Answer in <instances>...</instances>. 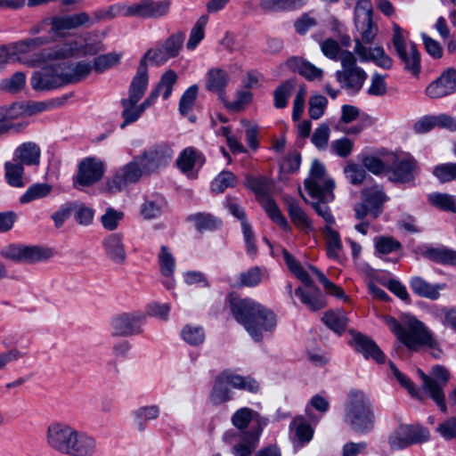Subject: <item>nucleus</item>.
Listing matches in <instances>:
<instances>
[{"mask_svg": "<svg viewBox=\"0 0 456 456\" xmlns=\"http://www.w3.org/2000/svg\"><path fill=\"white\" fill-rule=\"evenodd\" d=\"M351 334L350 345L355 351L361 353L366 359L371 358L378 363L384 362L385 354L373 339L360 332L351 331Z\"/></svg>", "mask_w": 456, "mask_h": 456, "instance_id": "24", "label": "nucleus"}, {"mask_svg": "<svg viewBox=\"0 0 456 456\" xmlns=\"http://www.w3.org/2000/svg\"><path fill=\"white\" fill-rule=\"evenodd\" d=\"M183 339L191 346H198L203 343L205 333L201 327L186 325L181 332Z\"/></svg>", "mask_w": 456, "mask_h": 456, "instance_id": "55", "label": "nucleus"}, {"mask_svg": "<svg viewBox=\"0 0 456 456\" xmlns=\"http://www.w3.org/2000/svg\"><path fill=\"white\" fill-rule=\"evenodd\" d=\"M322 322L334 332L341 334L346 328L347 317L341 310L325 313L322 318Z\"/></svg>", "mask_w": 456, "mask_h": 456, "instance_id": "41", "label": "nucleus"}, {"mask_svg": "<svg viewBox=\"0 0 456 456\" xmlns=\"http://www.w3.org/2000/svg\"><path fill=\"white\" fill-rule=\"evenodd\" d=\"M145 314L141 312L124 313L112 319V335L131 337L142 333Z\"/></svg>", "mask_w": 456, "mask_h": 456, "instance_id": "18", "label": "nucleus"}, {"mask_svg": "<svg viewBox=\"0 0 456 456\" xmlns=\"http://www.w3.org/2000/svg\"><path fill=\"white\" fill-rule=\"evenodd\" d=\"M362 163L364 169L373 175H379L385 171L387 172V166L389 163H385L379 158L373 155H366L362 159Z\"/></svg>", "mask_w": 456, "mask_h": 456, "instance_id": "63", "label": "nucleus"}, {"mask_svg": "<svg viewBox=\"0 0 456 456\" xmlns=\"http://www.w3.org/2000/svg\"><path fill=\"white\" fill-rule=\"evenodd\" d=\"M122 106L121 117L123 118V123L121 127L124 128L127 125L135 122L141 115L145 111V109L142 108V103L138 104L137 102L123 98L120 102Z\"/></svg>", "mask_w": 456, "mask_h": 456, "instance_id": "37", "label": "nucleus"}, {"mask_svg": "<svg viewBox=\"0 0 456 456\" xmlns=\"http://www.w3.org/2000/svg\"><path fill=\"white\" fill-rule=\"evenodd\" d=\"M305 0H260L259 5L265 12L290 10L302 6Z\"/></svg>", "mask_w": 456, "mask_h": 456, "instance_id": "48", "label": "nucleus"}, {"mask_svg": "<svg viewBox=\"0 0 456 456\" xmlns=\"http://www.w3.org/2000/svg\"><path fill=\"white\" fill-rule=\"evenodd\" d=\"M198 90V86L192 85L183 94L179 102V111L183 116L191 112L197 99Z\"/></svg>", "mask_w": 456, "mask_h": 456, "instance_id": "56", "label": "nucleus"}, {"mask_svg": "<svg viewBox=\"0 0 456 456\" xmlns=\"http://www.w3.org/2000/svg\"><path fill=\"white\" fill-rule=\"evenodd\" d=\"M356 56L354 53L344 51L340 56L342 69L335 73L340 86L352 94L358 93L368 77L364 69L357 65Z\"/></svg>", "mask_w": 456, "mask_h": 456, "instance_id": "10", "label": "nucleus"}, {"mask_svg": "<svg viewBox=\"0 0 456 456\" xmlns=\"http://www.w3.org/2000/svg\"><path fill=\"white\" fill-rule=\"evenodd\" d=\"M245 185L257 197H265L271 188V181L264 175H247Z\"/></svg>", "mask_w": 456, "mask_h": 456, "instance_id": "43", "label": "nucleus"}, {"mask_svg": "<svg viewBox=\"0 0 456 456\" xmlns=\"http://www.w3.org/2000/svg\"><path fill=\"white\" fill-rule=\"evenodd\" d=\"M334 182L326 175L325 167L319 160L312 162L309 175L305 180V187L309 195L317 199V202L312 204L316 213L326 222V225L331 226L335 224V218L327 206V203L333 200Z\"/></svg>", "mask_w": 456, "mask_h": 456, "instance_id": "5", "label": "nucleus"}, {"mask_svg": "<svg viewBox=\"0 0 456 456\" xmlns=\"http://www.w3.org/2000/svg\"><path fill=\"white\" fill-rule=\"evenodd\" d=\"M145 175L136 157L118 168L114 175L108 179L106 190L110 193L119 192L129 184L135 183Z\"/></svg>", "mask_w": 456, "mask_h": 456, "instance_id": "16", "label": "nucleus"}, {"mask_svg": "<svg viewBox=\"0 0 456 456\" xmlns=\"http://www.w3.org/2000/svg\"><path fill=\"white\" fill-rule=\"evenodd\" d=\"M120 59L121 54L116 53L99 55L94 61V69L96 72L102 73L119 63Z\"/></svg>", "mask_w": 456, "mask_h": 456, "instance_id": "53", "label": "nucleus"}, {"mask_svg": "<svg viewBox=\"0 0 456 456\" xmlns=\"http://www.w3.org/2000/svg\"><path fill=\"white\" fill-rule=\"evenodd\" d=\"M308 269L313 274L317 276L319 281L323 285L327 292L335 296L338 298L346 297L344 290L340 287L337 286L335 283L330 281L329 279H327L323 273L321 272L318 268H316L314 265H309Z\"/></svg>", "mask_w": 456, "mask_h": 456, "instance_id": "52", "label": "nucleus"}, {"mask_svg": "<svg viewBox=\"0 0 456 456\" xmlns=\"http://www.w3.org/2000/svg\"><path fill=\"white\" fill-rule=\"evenodd\" d=\"M184 39L185 34L183 32H176L168 37L162 44V46L166 49V52L169 53V56L175 58L183 48Z\"/></svg>", "mask_w": 456, "mask_h": 456, "instance_id": "57", "label": "nucleus"}, {"mask_svg": "<svg viewBox=\"0 0 456 456\" xmlns=\"http://www.w3.org/2000/svg\"><path fill=\"white\" fill-rule=\"evenodd\" d=\"M410 286L416 295L431 300L438 299L440 290L445 288V284H431L419 276L412 277L410 281Z\"/></svg>", "mask_w": 456, "mask_h": 456, "instance_id": "32", "label": "nucleus"}, {"mask_svg": "<svg viewBox=\"0 0 456 456\" xmlns=\"http://www.w3.org/2000/svg\"><path fill=\"white\" fill-rule=\"evenodd\" d=\"M92 22L91 16L86 12L63 16H53L51 18L50 32L55 36L63 37L65 31L77 29L81 27L90 28L92 27Z\"/></svg>", "mask_w": 456, "mask_h": 456, "instance_id": "20", "label": "nucleus"}, {"mask_svg": "<svg viewBox=\"0 0 456 456\" xmlns=\"http://www.w3.org/2000/svg\"><path fill=\"white\" fill-rule=\"evenodd\" d=\"M236 184V176L229 171L221 172L211 183V190L216 193H222L228 187Z\"/></svg>", "mask_w": 456, "mask_h": 456, "instance_id": "54", "label": "nucleus"}, {"mask_svg": "<svg viewBox=\"0 0 456 456\" xmlns=\"http://www.w3.org/2000/svg\"><path fill=\"white\" fill-rule=\"evenodd\" d=\"M404 30L396 23L393 25L392 42L394 48L404 65V69L417 75L420 69V54L416 45L407 42Z\"/></svg>", "mask_w": 456, "mask_h": 456, "instance_id": "11", "label": "nucleus"}, {"mask_svg": "<svg viewBox=\"0 0 456 456\" xmlns=\"http://www.w3.org/2000/svg\"><path fill=\"white\" fill-rule=\"evenodd\" d=\"M322 232L325 235L328 256L330 258H337L338 256V252L342 248V243L338 232L330 225H325Z\"/></svg>", "mask_w": 456, "mask_h": 456, "instance_id": "46", "label": "nucleus"}, {"mask_svg": "<svg viewBox=\"0 0 456 456\" xmlns=\"http://www.w3.org/2000/svg\"><path fill=\"white\" fill-rule=\"evenodd\" d=\"M423 256L437 264L456 265V251L445 247L429 248Z\"/></svg>", "mask_w": 456, "mask_h": 456, "instance_id": "36", "label": "nucleus"}, {"mask_svg": "<svg viewBox=\"0 0 456 456\" xmlns=\"http://www.w3.org/2000/svg\"><path fill=\"white\" fill-rule=\"evenodd\" d=\"M160 408L157 404L145 405L133 412L134 424L140 432L146 429V421L155 420L159 417Z\"/></svg>", "mask_w": 456, "mask_h": 456, "instance_id": "35", "label": "nucleus"}, {"mask_svg": "<svg viewBox=\"0 0 456 456\" xmlns=\"http://www.w3.org/2000/svg\"><path fill=\"white\" fill-rule=\"evenodd\" d=\"M0 122L6 119H18L28 114V103L26 102H16L10 106H0Z\"/></svg>", "mask_w": 456, "mask_h": 456, "instance_id": "44", "label": "nucleus"}, {"mask_svg": "<svg viewBox=\"0 0 456 456\" xmlns=\"http://www.w3.org/2000/svg\"><path fill=\"white\" fill-rule=\"evenodd\" d=\"M230 309L255 341H261L264 332H272L276 327L274 313L251 298L232 297Z\"/></svg>", "mask_w": 456, "mask_h": 456, "instance_id": "2", "label": "nucleus"}, {"mask_svg": "<svg viewBox=\"0 0 456 456\" xmlns=\"http://www.w3.org/2000/svg\"><path fill=\"white\" fill-rule=\"evenodd\" d=\"M383 322L396 336L397 339L409 350L418 351L423 346L436 349L435 357H439L441 351L437 349V341L426 325L414 316L406 317L402 323L390 315H384Z\"/></svg>", "mask_w": 456, "mask_h": 456, "instance_id": "4", "label": "nucleus"}, {"mask_svg": "<svg viewBox=\"0 0 456 456\" xmlns=\"http://www.w3.org/2000/svg\"><path fill=\"white\" fill-rule=\"evenodd\" d=\"M159 263L163 276L167 278L173 276L175 268V259L167 247L164 245L160 248Z\"/></svg>", "mask_w": 456, "mask_h": 456, "instance_id": "50", "label": "nucleus"}, {"mask_svg": "<svg viewBox=\"0 0 456 456\" xmlns=\"http://www.w3.org/2000/svg\"><path fill=\"white\" fill-rule=\"evenodd\" d=\"M328 104V100L325 96L316 94L309 99L308 113L311 118L319 119L325 111Z\"/></svg>", "mask_w": 456, "mask_h": 456, "instance_id": "61", "label": "nucleus"}, {"mask_svg": "<svg viewBox=\"0 0 456 456\" xmlns=\"http://www.w3.org/2000/svg\"><path fill=\"white\" fill-rule=\"evenodd\" d=\"M289 215L297 227L303 230H311L312 224L306 214L299 207L298 203L295 200H291L288 206Z\"/></svg>", "mask_w": 456, "mask_h": 456, "instance_id": "49", "label": "nucleus"}, {"mask_svg": "<svg viewBox=\"0 0 456 456\" xmlns=\"http://www.w3.org/2000/svg\"><path fill=\"white\" fill-rule=\"evenodd\" d=\"M434 175L442 183L456 179V163H444L436 166L433 170Z\"/></svg>", "mask_w": 456, "mask_h": 456, "instance_id": "64", "label": "nucleus"}, {"mask_svg": "<svg viewBox=\"0 0 456 456\" xmlns=\"http://www.w3.org/2000/svg\"><path fill=\"white\" fill-rule=\"evenodd\" d=\"M149 83L147 65L139 64L136 74L133 77L129 89H128V97L126 99L139 102L142 97L144 95Z\"/></svg>", "mask_w": 456, "mask_h": 456, "instance_id": "31", "label": "nucleus"}, {"mask_svg": "<svg viewBox=\"0 0 456 456\" xmlns=\"http://www.w3.org/2000/svg\"><path fill=\"white\" fill-rule=\"evenodd\" d=\"M282 255L289 269L310 289V291H305L301 287H298L295 290V294L300 297L301 302L311 311L322 309L326 305L325 298L320 289L314 285L309 273L301 266L287 249H282Z\"/></svg>", "mask_w": 456, "mask_h": 456, "instance_id": "8", "label": "nucleus"}, {"mask_svg": "<svg viewBox=\"0 0 456 456\" xmlns=\"http://www.w3.org/2000/svg\"><path fill=\"white\" fill-rule=\"evenodd\" d=\"M188 219L194 223L196 229L200 232L214 231L221 225V222L210 214L197 213L191 215Z\"/></svg>", "mask_w": 456, "mask_h": 456, "instance_id": "42", "label": "nucleus"}, {"mask_svg": "<svg viewBox=\"0 0 456 456\" xmlns=\"http://www.w3.org/2000/svg\"><path fill=\"white\" fill-rule=\"evenodd\" d=\"M290 428L294 431V436L301 446L313 438L314 429L303 417L295 418L290 424Z\"/></svg>", "mask_w": 456, "mask_h": 456, "instance_id": "40", "label": "nucleus"}, {"mask_svg": "<svg viewBox=\"0 0 456 456\" xmlns=\"http://www.w3.org/2000/svg\"><path fill=\"white\" fill-rule=\"evenodd\" d=\"M230 387L250 393H256L259 390L258 382L255 379L249 376H240L230 370H225L215 379L208 396L210 403L219 406L232 400L233 393Z\"/></svg>", "mask_w": 456, "mask_h": 456, "instance_id": "7", "label": "nucleus"}, {"mask_svg": "<svg viewBox=\"0 0 456 456\" xmlns=\"http://www.w3.org/2000/svg\"><path fill=\"white\" fill-rule=\"evenodd\" d=\"M206 88L208 91L222 94L229 82V75L219 68L210 69L206 75Z\"/></svg>", "mask_w": 456, "mask_h": 456, "instance_id": "33", "label": "nucleus"}, {"mask_svg": "<svg viewBox=\"0 0 456 456\" xmlns=\"http://www.w3.org/2000/svg\"><path fill=\"white\" fill-rule=\"evenodd\" d=\"M118 16L130 17L129 4H117L106 9L96 10L93 12L92 26L102 20H112Z\"/></svg>", "mask_w": 456, "mask_h": 456, "instance_id": "34", "label": "nucleus"}, {"mask_svg": "<svg viewBox=\"0 0 456 456\" xmlns=\"http://www.w3.org/2000/svg\"><path fill=\"white\" fill-rule=\"evenodd\" d=\"M345 423L355 433L364 435L374 428L375 415L370 398L362 391H352L345 405Z\"/></svg>", "mask_w": 456, "mask_h": 456, "instance_id": "6", "label": "nucleus"}, {"mask_svg": "<svg viewBox=\"0 0 456 456\" xmlns=\"http://www.w3.org/2000/svg\"><path fill=\"white\" fill-rule=\"evenodd\" d=\"M5 178L7 183L12 187L24 186L22 175L24 173V166L20 162H6L4 165Z\"/></svg>", "mask_w": 456, "mask_h": 456, "instance_id": "45", "label": "nucleus"}, {"mask_svg": "<svg viewBox=\"0 0 456 456\" xmlns=\"http://www.w3.org/2000/svg\"><path fill=\"white\" fill-rule=\"evenodd\" d=\"M0 256L15 263L25 262L28 259V246L11 243L0 249Z\"/></svg>", "mask_w": 456, "mask_h": 456, "instance_id": "39", "label": "nucleus"}, {"mask_svg": "<svg viewBox=\"0 0 456 456\" xmlns=\"http://www.w3.org/2000/svg\"><path fill=\"white\" fill-rule=\"evenodd\" d=\"M177 81L176 73L172 70H167L160 77L159 82L157 85V87L162 92V96L165 100H167L172 94L173 86Z\"/></svg>", "mask_w": 456, "mask_h": 456, "instance_id": "62", "label": "nucleus"}, {"mask_svg": "<svg viewBox=\"0 0 456 456\" xmlns=\"http://www.w3.org/2000/svg\"><path fill=\"white\" fill-rule=\"evenodd\" d=\"M428 428L419 425H399L389 436L388 443L393 450H402L411 444H421L429 439Z\"/></svg>", "mask_w": 456, "mask_h": 456, "instance_id": "14", "label": "nucleus"}, {"mask_svg": "<svg viewBox=\"0 0 456 456\" xmlns=\"http://www.w3.org/2000/svg\"><path fill=\"white\" fill-rule=\"evenodd\" d=\"M170 4L168 0H140L129 4L130 17L158 19L168 13Z\"/></svg>", "mask_w": 456, "mask_h": 456, "instance_id": "21", "label": "nucleus"}, {"mask_svg": "<svg viewBox=\"0 0 456 456\" xmlns=\"http://www.w3.org/2000/svg\"><path fill=\"white\" fill-rule=\"evenodd\" d=\"M262 281V270L258 266H254L240 274V287H255Z\"/></svg>", "mask_w": 456, "mask_h": 456, "instance_id": "60", "label": "nucleus"}, {"mask_svg": "<svg viewBox=\"0 0 456 456\" xmlns=\"http://www.w3.org/2000/svg\"><path fill=\"white\" fill-rule=\"evenodd\" d=\"M135 157L145 175H151L167 167L174 157V150L170 144L161 142L145 149Z\"/></svg>", "mask_w": 456, "mask_h": 456, "instance_id": "12", "label": "nucleus"}, {"mask_svg": "<svg viewBox=\"0 0 456 456\" xmlns=\"http://www.w3.org/2000/svg\"><path fill=\"white\" fill-rule=\"evenodd\" d=\"M76 430L66 422H53L46 430V444L55 452L68 456Z\"/></svg>", "mask_w": 456, "mask_h": 456, "instance_id": "15", "label": "nucleus"}, {"mask_svg": "<svg viewBox=\"0 0 456 456\" xmlns=\"http://www.w3.org/2000/svg\"><path fill=\"white\" fill-rule=\"evenodd\" d=\"M256 416L257 413L248 407H242L232 414V423L241 432L240 442L232 447L235 456H250L256 448L262 428L257 427L250 431H244Z\"/></svg>", "mask_w": 456, "mask_h": 456, "instance_id": "9", "label": "nucleus"}, {"mask_svg": "<svg viewBox=\"0 0 456 456\" xmlns=\"http://www.w3.org/2000/svg\"><path fill=\"white\" fill-rule=\"evenodd\" d=\"M428 201L441 210L456 213V198L452 195L434 192L428 195Z\"/></svg>", "mask_w": 456, "mask_h": 456, "instance_id": "47", "label": "nucleus"}, {"mask_svg": "<svg viewBox=\"0 0 456 456\" xmlns=\"http://www.w3.org/2000/svg\"><path fill=\"white\" fill-rule=\"evenodd\" d=\"M362 195L370 207V215L373 218H377L381 214L384 203L389 200L383 186L379 184L365 188Z\"/></svg>", "mask_w": 456, "mask_h": 456, "instance_id": "26", "label": "nucleus"}, {"mask_svg": "<svg viewBox=\"0 0 456 456\" xmlns=\"http://www.w3.org/2000/svg\"><path fill=\"white\" fill-rule=\"evenodd\" d=\"M102 50L103 46L100 42L81 45L77 41L73 40L47 50L44 53V58L46 60L61 61L77 56L79 53H82V55H94Z\"/></svg>", "mask_w": 456, "mask_h": 456, "instance_id": "17", "label": "nucleus"}, {"mask_svg": "<svg viewBox=\"0 0 456 456\" xmlns=\"http://www.w3.org/2000/svg\"><path fill=\"white\" fill-rule=\"evenodd\" d=\"M97 452L96 438L87 432L77 428L68 456H95Z\"/></svg>", "mask_w": 456, "mask_h": 456, "instance_id": "25", "label": "nucleus"}, {"mask_svg": "<svg viewBox=\"0 0 456 456\" xmlns=\"http://www.w3.org/2000/svg\"><path fill=\"white\" fill-rule=\"evenodd\" d=\"M417 163L411 157L394 156L387 169L388 179L394 183H410L414 180Z\"/></svg>", "mask_w": 456, "mask_h": 456, "instance_id": "19", "label": "nucleus"}, {"mask_svg": "<svg viewBox=\"0 0 456 456\" xmlns=\"http://www.w3.org/2000/svg\"><path fill=\"white\" fill-rule=\"evenodd\" d=\"M28 43L21 41L15 44L3 45L0 48V63L3 62H23L28 60Z\"/></svg>", "mask_w": 456, "mask_h": 456, "instance_id": "28", "label": "nucleus"}, {"mask_svg": "<svg viewBox=\"0 0 456 456\" xmlns=\"http://www.w3.org/2000/svg\"><path fill=\"white\" fill-rule=\"evenodd\" d=\"M286 65L294 72H297L307 80L322 79L323 76V70L317 68L313 63L305 61L300 57L289 58Z\"/></svg>", "mask_w": 456, "mask_h": 456, "instance_id": "30", "label": "nucleus"}, {"mask_svg": "<svg viewBox=\"0 0 456 456\" xmlns=\"http://www.w3.org/2000/svg\"><path fill=\"white\" fill-rule=\"evenodd\" d=\"M204 163L203 154L192 147L184 149L176 159L177 167L184 174L190 173L194 168L201 167Z\"/></svg>", "mask_w": 456, "mask_h": 456, "instance_id": "29", "label": "nucleus"}, {"mask_svg": "<svg viewBox=\"0 0 456 456\" xmlns=\"http://www.w3.org/2000/svg\"><path fill=\"white\" fill-rule=\"evenodd\" d=\"M354 0H346L347 5H352ZM354 22L355 34L354 37V53L360 61H372L377 66L389 69L393 65V60L386 53L381 45L367 47L377 37L379 28L373 21L372 4L370 0H355Z\"/></svg>", "mask_w": 456, "mask_h": 456, "instance_id": "1", "label": "nucleus"}, {"mask_svg": "<svg viewBox=\"0 0 456 456\" xmlns=\"http://www.w3.org/2000/svg\"><path fill=\"white\" fill-rule=\"evenodd\" d=\"M456 92V69H448L426 88L428 96L442 98Z\"/></svg>", "mask_w": 456, "mask_h": 456, "instance_id": "23", "label": "nucleus"}, {"mask_svg": "<svg viewBox=\"0 0 456 456\" xmlns=\"http://www.w3.org/2000/svg\"><path fill=\"white\" fill-rule=\"evenodd\" d=\"M344 174L350 183L354 185L362 184L367 175L363 166L355 163H348L344 167Z\"/></svg>", "mask_w": 456, "mask_h": 456, "instance_id": "58", "label": "nucleus"}, {"mask_svg": "<svg viewBox=\"0 0 456 456\" xmlns=\"http://www.w3.org/2000/svg\"><path fill=\"white\" fill-rule=\"evenodd\" d=\"M27 77L23 72H16L11 77L2 80L1 86L9 93H18L26 85Z\"/></svg>", "mask_w": 456, "mask_h": 456, "instance_id": "59", "label": "nucleus"}, {"mask_svg": "<svg viewBox=\"0 0 456 456\" xmlns=\"http://www.w3.org/2000/svg\"><path fill=\"white\" fill-rule=\"evenodd\" d=\"M93 69L90 62L80 61L75 63L58 62L45 66L32 77L34 89L49 90L63 85L78 83L88 77Z\"/></svg>", "mask_w": 456, "mask_h": 456, "instance_id": "3", "label": "nucleus"}, {"mask_svg": "<svg viewBox=\"0 0 456 456\" xmlns=\"http://www.w3.org/2000/svg\"><path fill=\"white\" fill-rule=\"evenodd\" d=\"M423 384V390L436 403L442 411H446L444 388L450 378L449 371L441 365L432 368L430 375L425 374L421 370H418Z\"/></svg>", "mask_w": 456, "mask_h": 456, "instance_id": "13", "label": "nucleus"}, {"mask_svg": "<svg viewBox=\"0 0 456 456\" xmlns=\"http://www.w3.org/2000/svg\"><path fill=\"white\" fill-rule=\"evenodd\" d=\"M103 174L104 167L101 160L94 158H86L79 164L74 183L75 185L89 186L100 181Z\"/></svg>", "mask_w": 456, "mask_h": 456, "instance_id": "22", "label": "nucleus"}, {"mask_svg": "<svg viewBox=\"0 0 456 456\" xmlns=\"http://www.w3.org/2000/svg\"><path fill=\"white\" fill-rule=\"evenodd\" d=\"M103 247L107 256L118 265H123L126 259L123 237L119 233H111L103 240Z\"/></svg>", "mask_w": 456, "mask_h": 456, "instance_id": "27", "label": "nucleus"}, {"mask_svg": "<svg viewBox=\"0 0 456 456\" xmlns=\"http://www.w3.org/2000/svg\"><path fill=\"white\" fill-rule=\"evenodd\" d=\"M296 79H288L283 81L273 91V105L276 109H284L287 107L289 99L296 88Z\"/></svg>", "mask_w": 456, "mask_h": 456, "instance_id": "38", "label": "nucleus"}, {"mask_svg": "<svg viewBox=\"0 0 456 456\" xmlns=\"http://www.w3.org/2000/svg\"><path fill=\"white\" fill-rule=\"evenodd\" d=\"M208 23V17L201 16L191 30L186 47L189 50H194L200 42L204 38V30Z\"/></svg>", "mask_w": 456, "mask_h": 456, "instance_id": "51", "label": "nucleus"}]
</instances>
